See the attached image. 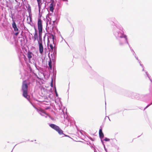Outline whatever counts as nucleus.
Masks as SVG:
<instances>
[{
    "label": "nucleus",
    "mask_w": 152,
    "mask_h": 152,
    "mask_svg": "<svg viewBox=\"0 0 152 152\" xmlns=\"http://www.w3.org/2000/svg\"><path fill=\"white\" fill-rule=\"evenodd\" d=\"M28 86L27 81L26 80H25L23 82L22 87V89L23 92V96L28 100H29V96L28 95Z\"/></svg>",
    "instance_id": "obj_1"
},
{
    "label": "nucleus",
    "mask_w": 152,
    "mask_h": 152,
    "mask_svg": "<svg viewBox=\"0 0 152 152\" xmlns=\"http://www.w3.org/2000/svg\"><path fill=\"white\" fill-rule=\"evenodd\" d=\"M37 25L39 32V36H42L43 31L42 21L40 18L38 19Z\"/></svg>",
    "instance_id": "obj_2"
},
{
    "label": "nucleus",
    "mask_w": 152,
    "mask_h": 152,
    "mask_svg": "<svg viewBox=\"0 0 152 152\" xmlns=\"http://www.w3.org/2000/svg\"><path fill=\"white\" fill-rule=\"evenodd\" d=\"M38 7L39 12H40V10L44 9L46 7V0H37Z\"/></svg>",
    "instance_id": "obj_3"
},
{
    "label": "nucleus",
    "mask_w": 152,
    "mask_h": 152,
    "mask_svg": "<svg viewBox=\"0 0 152 152\" xmlns=\"http://www.w3.org/2000/svg\"><path fill=\"white\" fill-rule=\"evenodd\" d=\"M39 40L38 42L39 46V50L40 53L42 54L43 52L44 48L42 43V36H39Z\"/></svg>",
    "instance_id": "obj_4"
},
{
    "label": "nucleus",
    "mask_w": 152,
    "mask_h": 152,
    "mask_svg": "<svg viewBox=\"0 0 152 152\" xmlns=\"http://www.w3.org/2000/svg\"><path fill=\"white\" fill-rule=\"evenodd\" d=\"M54 0L51 1L49 7L50 8V11L53 12L54 10L53 6L54 5Z\"/></svg>",
    "instance_id": "obj_5"
},
{
    "label": "nucleus",
    "mask_w": 152,
    "mask_h": 152,
    "mask_svg": "<svg viewBox=\"0 0 152 152\" xmlns=\"http://www.w3.org/2000/svg\"><path fill=\"white\" fill-rule=\"evenodd\" d=\"M49 126L52 129L57 131V129L59 128V127L53 124H49Z\"/></svg>",
    "instance_id": "obj_6"
},
{
    "label": "nucleus",
    "mask_w": 152,
    "mask_h": 152,
    "mask_svg": "<svg viewBox=\"0 0 152 152\" xmlns=\"http://www.w3.org/2000/svg\"><path fill=\"white\" fill-rule=\"evenodd\" d=\"M13 23H12V26L14 28V30L15 31H18V29L17 27L15 22L13 20Z\"/></svg>",
    "instance_id": "obj_7"
},
{
    "label": "nucleus",
    "mask_w": 152,
    "mask_h": 152,
    "mask_svg": "<svg viewBox=\"0 0 152 152\" xmlns=\"http://www.w3.org/2000/svg\"><path fill=\"white\" fill-rule=\"evenodd\" d=\"M33 54L31 52L28 51L27 53V56L29 59V60H30L31 59L32 57V55Z\"/></svg>",
    "instance_id": "obj_8"
},
{
    "label": "nucleus",
    "mask_w": 152,
    "mask_h": 152,
    "mask_svg": "<svg viewBox=\"0 0 152 152\" xmlns=\"http://www.w3.org/2000/svg\"><path fill=\"white\" fill-rule=\"evenodd\" d=\"M99 137L101 138H103V137H104V135L103 133L102 132V130L101 129H100L99 130Z\"/></svg>",
    "instance_id": "obj_9"
},
{
    "label": "nucleus",
    "mask_w": 152,
    "mask_h": 152,
    "mask_svg": "<svg viewBox=\"0 0 152 152\" xmlns=\"http://www.w3.org/2000/svg\"><path fill=\"white\" fill-rule=\"evenodd\" d=\"M48 57L50 59L49 61H48V65L50 69L51 70L52 69V62L51 61V58H50V57L49 54L48 55Z\"/></svg>",
    "instance_id": "obj_10"
},
{
    "label": "nucleus",
    "mask_w": 152,
    "mask_h": 152,
    "mask_svg": "<svg viewBox=\"0 0 152 152\" xmlns=\"http://www.w3.org/2000/svg\"><path fill=\"white\" fill-rule=\"evenodd\" d=\"M38 35L37 30L35 29V32L34 34V41H35L36 39H38Z\"/></svg>",
    "instance_id": "obj_11"
},
{
    "label": "nucleus",
    "mask_w": 152,
    "mask_h": 152,
    "mask_svg": "<svg viewBox=\"0 0 152 152\" xmlns=\"http://www.w3.org/2000/svg\"><path fill=\"white\" fill-rule=\"evenodd\" d=\"M56 131L57 132H58V134L60 135H61V134H64L63 133V131L62 130H61L60 128H59L57 129V130Z\"/></svg>",
    "instance_id": "obj_12"
},
{
    "label": "nucleus",
    "mask_w": 152,
    "mask_h": 152,
    "mask_svg": "<svg viewBox=\"0 0 152 152\" xmlns=\"http://www.w3.org/2000/svg\"><path fill=\"white\" fill-rule=\"evenodd\" d=\"M29 21H28V23L30 24L31 22H32V18L30 16H29Z\"/></svg>",
    "instance_id": "obj_13"
},
{
    "label": "nucleus",
    "mask_w": 152,
    "mask_h": 152,
    "mask_svg": "<svg viewBox=\"0 0 152 152\" xmlns=\"http://www.w3.org/2000/svg\"><path fill=\"white\" fill-rule=\"evenodd\" d=\"M50 49L53 50V47L52 45L50 44Z\"/></svg>",
    "instance_id": "obj_14"
},
{
    "label": "nucleus",
    "mask_w": 152,
    "mask_h": 152,
    "mask_svg": "<svg viewBox=\"0 0 152 152\" xmlns=\"http://www.w3.org/2000/svg\"><path fill=\"white\" fill-rule=\"evenodd\" d=\"M110 139H108L106 137L104 139V140L106 141H108L110 140Z\"/></svg>",
    "instance_id": "obj_15"
},
{
    "label": "nucleus",
    "mask_w": 152,
    "mask_h": 152,
    "mask_svg": "<svg viewBox=\"0 0 152 152\" xmlns=\"http://www.w3.org/2000/svg\"><path fill=\"white\" fill-rule=\"evenodd\" d=\"M19 33L18 32H16L15 33V35H16V36H17L18 35V34H19Z\"/></svg>",
    "instance_id": "obj_16"
},
{
    "label": "nucleus",
    "mask_w": 152,
    "mask_h": 152,
    "mask_svg": "<svg viewBox=\"0 0 152 152\" xmlns=\"http://www.w3.org/2000/svg\"><path fill=\"white\" fill-rule=\"evenodd\" d=\"M28 18H29V16L27 17V19L28 23V21H29V20H28Z\"/></svg>",
    "instance_id": "obj_17"
},
{
    "label": "nucleus",
    "mask_w": 152,
    "mask_h": 152,
    "mask_svg": "<svg viewBox=\"0 0 152 152\" xmlns=\"http://www.w3.org/2000/svg\"><path fill=\"white\" fill-rule=\"evenodd\" d=\"M56 20H54L53 21V24H54V23L55 22Z\"/></svg>",
    "instance_id": "obj_18"
},
{
    "label": "nucleus",
    "mask_w": 152,
    "mask_h": 152,
    "mask_svg": "<svg viewBox=\"0 0 152 152\" xmlns=\"http://www.w3.org/2000/svg\"><path fill=\"white\" fill-rule=\"evenodd\" d=\"M52 38H53V40H54V36H53V35H52Z\"/></svg>",
    "instance_id": "obj_19"
},
{
    "label": "nucleus",
    "mask_w": 152,
    "mask_h": 152,
    "mask_svg": "<svg viewBox=\"0 0 152 152\" xmlns=\"http://www.w3.org/2000/svg\"><path fill=\"white\" fill-rule=\"evenodd\" d=\"M51 56L53 57L54 56V55L53 54H52L51 55Z\"/></svg>",
    "instance_id": "obj_20"
},
{
    "label": "nucleus",
    "mask_w": 152,
    "mask_h": 152,
    "mask_svg": "<svg viewBox=\"0 0 152 152\" xmlns=\"http://www.w3.org/2000/svg\"><path fill=\"white\" fill-rule=\"evenodd\" d=\"M51 21H50V22H49V24H51Z\"/></svg>",
    "instance_id": "obj_21"
},
{
    "label": "nucleus",
    "mask_w": 152,
    "mask_h": 152,
    "mask_svg": "<svg viewBox=\"0 0 152 152\" xmlns=\"http://www.w3.org/2000/svg\"><path fill=\"white\" fill-rule=\"evenodd\" d=\"M56 96H58V94H57V93H56Z\"/></svg>",
    "instance_id": "obj_22"
},
{
    "label": "nucleus",
    "mask_w": 152,
    "mask_h": 152,
    "mask_svg": "<svg viewBox=\"0 0 152 152\" xmlns=\"http://www.w3.org/2000/svg\"><path fill=\"white\" fill-rule=\"evenodd\" d=\"M24 56L25 57V58H26V57H25V56L24 55Z\"/></svg>",
    "instance_id": "obj_23"
}]
</instances>
